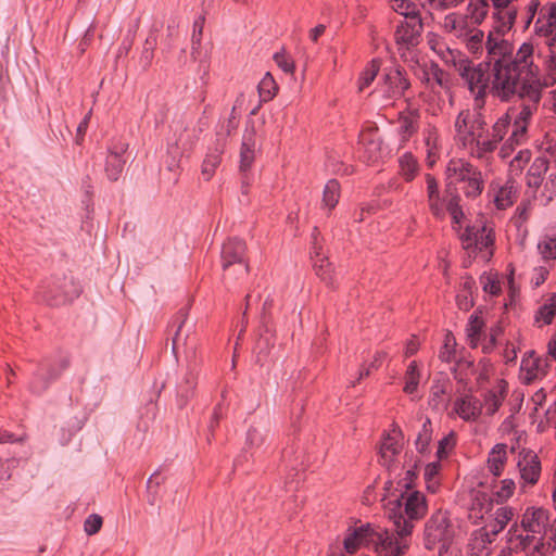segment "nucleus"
<instances>
[{"label":"nucleus","instance_id":"nucleus-9","mask_svg":"<svg viewBox=\"0 0 556 556\" xmlns=\"http://www.w3.org/2000/svg\"><path fill=\"white\" fill-rule=\"evenodd\" d=\"M42 299L51 306H59L72 302L81 293L80 286L73 276L63 275L55 277L47 286L41 288Z\"/></svg>","mask_w":556,"mask_h":556},{"label":"nucleus","instance_id":"nucleus-46","mask_svg":"<svg viewBox=\"0 0 556 556\" xmlns=\"http://www.w3.org/2000/svg\"><path fill=\"white\" fill-rule=\"evenodd\" d=\"M419 378L420 374L417 367V363L413 361L405 372V386H404V392L412 394L414 393L419 384Z\"/></svg>","mask_w":556,"mask_h":556},{"label":"nucleus","instance_id":"nucleus-40","mask_svg":"<svg viewBox=\"0 0 556 556\" xmlns=\"http://www.w3.org/2000/svg\"><path fill=\"white\" fill-rule=\"evenodd\" d=\"M448 381L446 379H434L430 388L429 404L433 408H439L443 405V395L446 392Z\"/></svg>","mask_w":556,"mask_h":556},{"label":"nucleus","instance_id":"nucleus-10","mask_svg":"<svg viewBox=\"0 0 556 556\" xmlns=\"http://www.w3.org/2000/svg\"><path fill=\"white\" fill-rule=\"evenodd\" d=\"M483 108H477L473 104L472 110H463L458 113L455 121V130L463 146L469 148L475 143L477 135L486 126L484 116L481 113Z\"/></svg>","mask_w":556,"mask_h":556},{"label":"nucleus","instance_id":"nucleus-31","mask_svg":"<svg viewBox=\"0 0 556 556\" xmlns=\"http://www.w3.org/2000/svg\"><path fill=\"white\" fill-rule=\"evenodd\" d=\"M493 16L495 18V29L497 33L505 34L513 27L517 16V10L514 7H509L495 11Z\"/></svg>","mask_w":556,"mask_h":556},{"label":"nucleus","instance_id":"nucleus-5","mask_svg":"<svg viewBox=\"0 0 556 556\" xmlns=\"http://www.w3.org/2000/svg\"><path fill=\"white\" fill-rule=\"evenodd\" d=\"M447 179L451 186L463 184L462 190L467 198L479 197L484 188L482 173L478 167L464 160L450 161L446 168Z\"/></svg>","mask_w":556,"mask_h":556},{"label":"nucleus","instance_id":"nucleus-23","mask_svg":"<svg viewBox=\"0 0 556 556\" xmlns=\"http://www.w3.org/2000/svg\"><path fill=\"white\" fill-rule=\"evenodd\" d=\"M507 394V383L505 380L498 382L497 389H492L485 392L483 397V404L486 409V414L494 415L503 404Z\"/></svg>","mask_w":556,"mask_h":556},{"label":"nucleus","instance_id":"nucleus-39","mask_svg":"<svg viewBox=\"0 0 556 556\" xmlns=\"http://www.w3.org/2000/svg\"><path fill=\"white\" fill-rule=\"evenodd\" d=\"M340 198V184L336 179L327 181L323 192V203L329 210H332Z\"/></svg>","mask_w":556,"mask_h":556},{"label":"nucleus","instance_id":"nucleus-62","mask_svg":"<svg viewBox=\"0 0 556 556\" xmlns=\"http://www.w3.org/2000/svg\"><path fill=\"white\" fill-rule=\"evenodd\" d=\"M483 36V31L479 29L471 30L467 42L468 49L473 53L478 52L482 48Z\"/></svg>","mask_w":556,"mask_h":556},{"label":"nucleus","instance_id":"nucleus-57","mask_svg":"<svg viewBox=\"0 0 556 556\" xmlns=\"http://www.w3.org/2000/svg\"><path fill=\"white\" fill-rule=\"evenodd\" d=\"M479 235V227H467L460 236L464 249L471 250L477 243V236Z\"/></svg>","mask_w":556,"mask_h":556},{"label":"nucleus","instance_id":"nucleus-30","mask_svg":"<svg viewBox=\"0 0 556 556\" xmlns=\"http://www.w3.org/2000/svg\"><path fill=\"white\" fill-rule=\"evenodd\" d=\"M506 444H496L490 452L488 465L490 471L495 476H501L506 463Z\"/></svg>","mask_w":556,"mask_h":556},{"label":"nucleus","instance_id":"nucleus-18","mask_svg":"<svg viewBox=\"0 0 556 556\" xmlns=\"http://www.w3.org/2000/svg\"><path fill=\"white\" fill-rule=\"evenodd\" d=\"M255 128L253 123L251 124V127H247L243 137H242V143L240 149V172L242 174L247 173L255 159Z\"/></svg>","mask_w":556,"mask_h":556},{"label":"nucleus","instance_id":"nucleus-36","mask_svg":"<svg viewBox=\"0 0 556 556\" xmlns=\"http://www.w3.org/2000/svg\"><path fill=\"white\" fill-rule=\"evenodd\" d=\"M316 275L329 287H334L333 266L326 256L314 262Z\"/></svg>","mask_w":556,"mask_h":556},{"label":"nucleus","instance_id":"nucleus-3","mask_svg":"<svg viewBox=\"0 0 556 556\" xmlns=\"http://www.w3.org/2000/svg\"><path fill=\"white\" fill-rule=\"evenodd\" d=\"M393 532L367 523L350 532L344 541V549L349 554L355 553L361 545L372 547L380 556H395V544L393 543Z\"/></svg>","mask_w":556,"mask_h":556},{"label":"nucleus","instance_id":"nucleus-13","mask_svg":"<svg viewBox=\"0 0 556 556\" xmlns=\"http://www.w3.org/2000/svg\"><path fill=\"white\" fill-rule=\"evenodd\" d=\"M542 85H529L519 86L516 88L513 98H518L521 101V110L515 117L517 122L529 123L533 113L538 110L539 102L542 97Z\"/></svg>","mask_w":556,"mask_h":556},{"label":"nucleus","instance_id":"nucleus-43","mask_svg":"<svg viewBox=\"0 0 556 556\" xmlns=\"http://www.w3.org/2000/svg\"><path fill=\"white\" fill-rule=\"evenodd\" d=\"M556 314V294L553 293L547 303L543 304L539 307L538 312L535 313V321H543L544 325H549Z\"/></svg>","mask_w":556,"mask_h":556},{"label":"nucleus","instance_id":"nucleus-42","mask_svg":"<svg viewBox=\"0 0 556 556\" xmlns=\"http://www.w3.org/2000/svg\"><path fill=\"white\" fill-rule=\"evenodd\" d=\"M375 136L376 134H363L359 139V144L368 152V161H375L380 155L381 141Z\"/></svg>","mask_w":556,"mask_h":556},{"label":"nucleus","instance_id":"nucleus-41","mask_svg":"<svg viewBox=\"0 0 556 556\" xmlns=\"http://www.w3.org/2000/svg\"><path fill=\"white\" fill-rule=\"evenodd\" d=\"M443 26L446 31L454 34L457 37L467 36L466 21L457 16L455 13L447 14L444 17Z\"/></svg>","mask_w":556,"mask_h":556},{"label":"nucleus","instance_id":"nucleus-28","mask_svg":"<svg viewBox=\"0 0 556 556\" xmlns=\"http://www.w3.org/2000/svg\"><path fill=\"white\" fill-rule=\"evenodd\" d=\"M542 361L534 356L533 351H529L521 359L520 369L525 372V382L532 383L539 376L541 370Z\"/></svg>","mask_w":556,"mask_h":556},{"label":"nucleus","instance_id":"nucleus-29","mask_svg":"<svg viewBox=\"0 0 556 556\" xmlns=\"http://www.w3.org/2000/svg\"><path fill=\"white\" fill-rule=\"evenodd\" d=\"M514 516V511L509 507H501L496 509L494 515V520L483 527L482 529H486L491 535L495 539V536L507 526V523L511 520Z\"/></svg>","mask_w":556,"mask_h":556},{"label":"nucleus","instance_id":"nucleus-48","mask_svg":"<svg viewBox=\"0 0 556 556\" xmlns=\"http://www.w3.org/2000/svg\"><path fill=\"white\" fill-rule=\"evenodd\" d=\"M380 68V61L372 60L368 66L363 71L359 77V91H363L366 87H368L376 78Z\"/></svg>","mask_w":556,"mask_h":556},{"label":"nucleus","instance_id":"nucleus-6","mask_svg":"<svg viewBox=\"0 0 556 556\" xmlns=\"http://www.w3.org/2000/svg\"><path fill=\"white\" fill-rule=\"evenodd\" d=\"M222 268L227 279H241L248 276L250 266L247 257L245 242L232 238L224 242L220 252Z\"/></svg>","mask_w":556,"mask_h":556},{"label":"nucleus","instance_id":"nucleus-44","mask_svg":"<svg viewBox=\"0 0 556 556\" xmlns=\"http://www.w3.org/2000/svg\"><path fill=\"white\" fill-rule=\"evenodd\" d=\"M268 438V430L261 426H251L247 433V445L254 448H260L264 445Z\"/></svg>","mask_w":556,"mask_h":556},{"label":"nucleus","instance_id":"nucleus-11","mask_svg":"<svg viewBox=\"0 0 556 556\" xmlns=\"http://www.w3.org/2000/svg\"><path fill=\"white\" fill-rule=\"evenodd\" d=\"M68 364L70 361L67 357H61L58 362L54 363L48 359L39 363L29 381V391L37 395L42 394L49 389L50 384L55 381L68 367Z\"/></svg>","mask_w":556,"mask_h":556},{"label":"nucleus","instance_id":"nucleus-51","mask_svg":"<svg viewBox=\"0 0 556 556\" xmlns=\"http://www.w3.org/2000/svg\"><path fill=\"white\" fill-rule=\"evenodd\" d=\"M204 22H205V17L203 14L199 15L193 22V31H192V37H191V55L193 58L201 45V37H202Z\"/></svg>","mask_w":556,"mask_h":556},{"label":"nucleus","instance_id":"nucleus-25","mask_svg":"<svg viewBox=\"0 0 556 556\" xmlns=\"http://www.w3.org/2000/svg\"><path fill=\"white\" fill-rule=\"evenodd\" d=\"M549 166V162L544 156H539L532 162L527 173V185L530 188L538 189L543 181L544 175L546 174Z\"/></svg>","mask_w":556,"mask_h":556},{"label":"nucleus","instance_id":"nucleus-56","mask_svg":"<svg viewBox=\"0 0 556 556\" xmlns=\"http://www.w3.org/2000/svg\"><path fill=\"white\" fill-rule=\"evenodd\" d=\"M493 243H494V238H493L491 231H489L486 233L485 226H482L481 228H479V235L477 236V243H475V247L472 248V250L481 251L483 249H488V248L492 247Z\"/></svg>","mask_w":556,"mask_h":556},{"label":"nucleus","instance_id":"nucleus-26","mask_svg":"<svg viewBox=\"0 0 556 556\" xmlns=\"http://www.w3.org/2000/svg\"><path fill=\"white\" fill-rule=\"evenodd\" d=\"M485 327V323L481 316V312H473L468 320L466 326V336L468 339V343L472 349H476L479 345V341L481 336L483 334V329Z\"/></svg>","mask_w":556,"mask_h":556},{"label":"nucleus","instance_id":"nucleus-45","mask_svg":"<svg viewBox=\"0 0 556 556\" xmlns=\"http://www.w3.org/2000/svg\"><path fill=\"white\" fill-rule=\"evenodd\" d=\"M198 130L193 127L191 129L186 128L180 135L176 147L180 146L181 154H186L192 151L195 142L198 141Z\"/></svg>","mask_w":556,"mask_h":556},{"label":"nucleus","instance_id":"nucleus-52","mask_svg":"<svg viewBox=\"0 0 556 556\" xmlns=\"http://www.w3.org/2000/svg\"><path fill=\"white\" fill-rule=\"evenodd\" d=\"M445 193L448 197L446 205L444 204L445 212L455 213L463 211L460 206V197L456 189H452L451 184H446Z\"/></svg>","mask_w":556,"mask_h":556},{"label":"nucleus","instance_id":"nucleus-38","mask_svg":"<svg viewBox=\"0 0 556 556\" xmlns=\"http://www.w3.org/2000/svg\"><path fill=\"white\" fill-rule=\"evenodd\" d=\"M400 169L402 176L405 178L406 181H410L414 179L418 172V162L414 157V155L409 152L404 153L399 159Z\"/></svg>","mask_w":556,"mask_h":556},{"label":"nucleus","instance_id":"nucleus-19","mask_svg":"<svg viewBox=\"0 0 556 556\" xmlns=\"http://www.w3.org/2000/svg\"><path fill=\"white\" fill-rule=\"evenodd\" d=\"M494 540L486 529L476 530L468 544V556H491Z\"/></svg>","mask_w":556,"mask_h":556},{"label":"nucleus","instance_id":"nucleus-54","mask_svg":"<svg viewBox=\"0 0 556 556\" xmlns=\"http://www.w3.org/2000/svg\"><path fill=\"white\" fill-rule=\"evenodd\" d=\"M273 59L278 67H280L285 73L292 74L294 72V61L285 52V50L276 52Z\"/></svg>","mask_w":556,"mask_h":556},{"label":"nucleus","instance_id":"nucleus-50","mask_svg":"<svg viewBox=\"0 0 556 556\" xmlns=\"http://www.w3.org/2000/svg\"><path fill=\"white\" fill-rule=\"evenodd\" d=\"M515 194L513 188L508 186L502 187L494 198V202L497 208L505 210L514 203Z\"/></svg>","mask_w":556,"mask_h":556},{"label":"nucleus","instance_id":"nucleus-24","mask_svg":"<svg viewBox=\"0 0 556 556\" xmlns=\"http://www.w3.org/2000/svg\"><path fill=\"white\" fill-rule=\"evenodd\" d=\"M528 124L525 122L514 121L513 130L509 138L501 148L502 157H507L516 146H520L527 139Z\"/></svg>","mask_w":556,"mask_h":556},{"label":"nucleus","instance_id":"nucleus-35","mask_svg":"<svg viewBox=\"0 0 556 556\" xmlns=\"http://www.w3.org/2000/svg\"><path fill=\"white\" fill-rule=\"evenodd\" d=\"M418 114L416 112H409L406 115L400 116L399 134L403 140L410 138L418 129Z\"/></svg>","mask_w":556,"mask_h":556},{"label":"nucleus","instance_id":"nucleus-37","mask_svg":"<svg viewBox=\"0 0 556 556\" xmlns=\"http://www.w3.org/2000/svg\"><path fill=\"white\" fill-rule=\"evenodd\" d=\"M260 98L263 102L274 99L278 91V86L270 73H266L257 86Z\"/></svg>","mask_w":556,"mask_h":556},{"label":"nucleus","instance_id":"nucleus-2","mask_svg":"<svg viewBox=\"0 0 556 556\" xmlns=\"http://www.w3.org/2000/svg\"><path fill=\"white\" fill-rule=\"evenodd\" d=\"M428 509L426 496L419 491H401L399 496L384 504V513L393 522L395 556H403L409 547L414 522L421 519Z\"/></svg>","mask_w":556,"mask_h":556},{"label":"nucleus","instance_id":"nucleus-63","mask_svg":"<svg viewBox=\"0 0 556 556\" xmlns=\"http://www.w3.org/2000/svg\"><path fill=\"white\" fill-rule=\"evenodd\" d=\"M554 29H555V26L549 25L547 23V21L543 20L542 17H540V16L538 17L535 25H534V30H535L536 35L544 36V37H553V36H555Z\"/></svg>","mask_w":556,"mask_h":556},{"label":"nucleus","instance_id":"nucleus-47","mask_svg":"<svg viewBox=\"0 0 556 556\" xmlns=\"http://www.w3.org/2000/svg\"><path fill=\"white\" fill-rule=\"evenodd\" d=\"M468 11L475 23L480 24L488 15L489 2L488 0H471L468 4Z\"/></svg>","mask_w":556,"mask_h":556},{"label":"nucleus","instance_id":"nucleus-33","mask_svg":"<svg viewBox=\"0 0 556 556\" xmlns=\"http://www.w3.org/2000/svg\"><path fill=\"white\" fill-rule=\"evenodd\" d=\"M197 384V377L193 372H189L184 382L179 383L177 394L179 399H176V404L180 407L185 406L190 397L193 396L194 388Z\"/></svg>","mask_w":556,"mask_h":556},{"label":"nucleus","instance_id":"nucleus-15","mask_svg":"<svg viewBox=\"0 0 556 556\" xmlns=\"http://www.w3.org/2000/svg\"><path fill=\"white\" fill-rule=\"evenodd\" d=\"M128 144L121 142L109 147L105 157L104 172L110 181H117L124 170L126 159L124 156Z\"/></svg>","mask_w":556,"mask_h":556},{"label":"nucleus","instance_id":"nucleus-20","mask_svg":"<svg viewBox=\"0 0 556 556\" xmlns=\"http://www.w3.org/2000/svg\"><path fill=\"white\" fill-rule=\"evenodd\" d=\"M454 409L465 421H475L482 413V403L473 395L467 394L454 403Z\"/></svg>","mask_w":556,"mask_h":556},{"label":"nucleus","instance_id":"nucleus-55","mask_svg":"<svg viewBox=\"0 0 556 556\" xmlns=\"http://www.w3.org/2000/svg\"><path fill=\"white\" fill-rule=\"evenodd\" d=\"M502 333L503 327L501 326L500 323L490 328L489 339L482 344V352L484 354H490L494 350L496 345V339Z\"/></svg>","mask_w":556,"mask_h":556},{"label":"nucleus","instance_id":"nucleus-32","mask_svg":"<svg viewBox=\"0 0 556 556\" xmlns=\"http://www.w3.org/2000/svg\"><path fill=\"white\" fill-rule=\"evenodd\" d=\"M433 427L430 418H425L421 429L415 440L416 450L420 454H425L429 451L430 443L432 441Z\"/></svg>","mask_w":556,"mask_h":556},{"label":"nucleus","instance_id":"nucleus-22","mask_svg":"<svg viewBox=\"0 0 556 556\" xmlns=\"http://www.w3.org/2000/svg\"><path fill=\"white\" fill-rule=\"evenodd\" d=\"M224 153V143L217 141L215 147L210 149L206 153L203 163L201 174L204 180L208 181L215 174L216 168L220 165L222 155Z\"/></svg>","mask_w":556,"mask_h":556},{"label":"nucleus","instance_id":"nucleus-17","mask_svg":"<svg viewBox=\"0 0 556 556\" xmlns=\"http://www.w3.org/2000/svg\"><path fill=\"white\" fill-rule=\"evenodd\" d=\"M428 206L432 215L439 219L445 217L444 199L440 195L439 182L431 174L425 175Z\"/></svg>","mask_w":556,"mask_h":556},{"label":"nucleus","instance_id":"nucleus-21","mask_svg":"<svg viewBox=\"0 0 556 556\" xmlns=\"http://www.w3.org/2000/svg\"><path fill=\"white\" fill-rule=\"evenodd\" d=\"M518 467L522 480L529 484H535L541 475V462L532 451L527 452L519 460Z\"/></svg>","mask_w":556,"mask_h":556},{"label":"nucleus","instance_id":"nucleus-58","mask_svg":"<svg viewBox=\"0 0 556 556\" xmlns=\"http://www.w3.org/2000/svg\"><path fill=\"white\" fill-rule=\"evenodd\" d=\"M538 249L544 260H555L556 258V240L547 239L543 242H540Z\"/></svg>","mask_w":556,"mask_h":556},{"label":"nucleus","instance_id":"nucleus-61","mask_svg":"<svg viewBox=\"0 0 556 556\" xmlns=\"http://www.w3.org/2000/svg\"><path fill=\"white\" fill-rule=\"evenodd\" d=\"M539 16L556 27V2L548 3L539 10Z\"/></svg>","mask_w":556,"mask_h":556},{"label":"nucleus","instance_id":"nucleus-49","mask_svg":"<svg viewBox=\"0 0 556 556\" xmlns=\"http://www.w3.org/2000/svg\"><path fill=\"white\" fill-rule=\"evenodd\" d=\"M391 8L394 12L403 15L405 20L410 18V16H420L416 10V4L410 0H392Z\"/></svg>","mask_w":556,"mask_h":556},{"label":"nucleus","instance_id":"nucleus-59","mask_svg":"<svg viewBox=\"0 0 556 556\" xmlns=\"http://www.w3.org/2000/svg\"><path fill=\"white\" fill-rule=\"evenodd\" d=\"M515 490V482L511 479H505L502 481V486L498 491L495 492L496 500L498 502H504L508 500Z\"/></svg>","mask_w":556,"mask_h":556},{"label":"nucleus","instance_id":"nucleus-53","mask_svg":"<svg viewBox=\"0 0 556 556\" xmlns=\"http://www.w3.org/2000/svg\"><path fill=\"white\" fill-rule=\"evenodd\" d=\"M455 433L454 432H450L447 435H445L444 438H442L439 442H438V450H437V456L439 459H443L445 458L450 451L453 450V447L455 446Z\"/></svg>","mask_w":556,"mask_h":556},{"label":"nucleus","instance_id":"nucleus-27","mask_svg":"<svg viewBox=\"0 0 556 556\" xmlns=\"http://www.w3.org/2000/svg\"><path fill=\"white\" fill-rule=\"evenodd\" d=\"M401 452V444L399 441L390 435L387 434L381 443L380 446V457H381V464L387 469H391L396 455Z\"/></svg>","mask_w":556,"mask_h":556},{"label":"nucleus","instance_id":"nucleus-16","mask_svg":"<svg viewBox=\"0 0 556 556\" xmlns=\"http://www.w3.org/2000/svg\"><path fill=\"white\" fill-rule=\"evenodd\" d=\"M422 33V22L420 16H410L401 22L395 30V39L400 45L417 46Z\"/></svg>","mask_w":556,"mask_h":556},{"label":"nucleus","instance_id":"nucleus-8","mask_svg":"<svg viewBox=\"0 0 556 556\" xmlns=\"http://www.w3.org/2000/svg\"><path fill=\"white\" fill-rule=\"evenodd\" d=\"M509 126L510 117L505 114L494 123L491 130L486 126L483 127L477 135L475 143L469 147L471 154L482 159L485 154L492 153L507 134Z\"/></svg>","mask_w":556,"mask_h":556},{"label":"nucleus","instance_id":"nucleus-7","mask_svg":"<svg viewBox=\"0 0 556 556\" xmlns=\"http://www.w3.org/2000/svg\"><path fill=\"white\" fill-rule=\"evenodd\" d=\"M457 70L473 96V104L477 108H483L489 81L492 77L491 68L486 66L485 62L480 63L478 66H473L469 62H462Z\"/></svg>","mask_w":556,"mask_h":556},{"label":"nucleus","instance_id":"nucleus-4","mask_svg":"<svg viewBox=\"0 0 556 556\" xmlns=\"http://www.w3.org/2000/svg\"><path fill=\"white\" fill-rule=\"evenodd\" d=\"M455 528L446 511L433 513L425 523L424 546L432 551L439 549V555L446 553L454 540Z\"/></svg>","mask_w":556,"mask_h":556},{"label":"nucleus","instance_id":"nucleus-34","mask_svg":"<svg viewBox=\"0 0 556 556\" xmlns=\"http://www.w3.org/2000/svg\"><path fill=\"white\" fill-rule=\"evenodd\" d=\"M523 531H520L518 527L515 525L508 531V541L515 548L528 549L534 543L535 534L528 533L523 534Z\"/></svg>","mask_w":556,"mask_h":556},{"label":"nucleus","instance_id":"nucleus-12","mask_svg":"<svg viewBox=\"0 0 556 556\" xmlns=\"http://www.w3.org/2000/svg\"><path fill=\"white\" fill-rule=\"evenodd\" d=\"M409 86L410 83L401 66L393 65L383 70L380 90L386 99L402 97Z\"/></svg>","mask_w":556,"mask_h":556},{"label":"nucleus","instance_id":"nucleus-64","mask_svg":"<svg viewBox=\"0 0 556 556\" xmlns=\"http://www.w3.org/2000/svg\"><path fill=\"white\" fill-rule=\"evenodd\" d=\"M556 83V55H548L546 62V77L545 86L554 85Z\"/></svg>","mask_w":556,"mask_h":556},{"label":"nucleus","instance_id":"nucleus-14","mask_svg":"<svg viewBox=\"0 0 556 556\" xmlns=\"http://www.w3.org/2000/svg\"><path fill=\"white\" fill-rule=\"evenodd\" d=\"M549 513L542 507H529L522 515V531L532 534H545L549 526Z\"/></svg>","mask_w":556,"mask_h":556},{"label":"nucleus","instance_id":"nucleus-1","mask_svg":"<svg viewBox=\"0 0 556 556\" xmlns=\"http://www.w3.org/2000/svg\"><path fill=\"white\" fill-rule=\"evenodd\" d=\"M485 47V64L492 71V90L501 100L509 101L519 86L542 85L531 43H522L513 56L511 43L490 34Z\"/></svg>","mask_w":556,"mask_h":556},{"label":"nucleus","instance_id":"nucleus-60","mask_svg":"<svg viewBox=\"0 0 556 556\" xmlns=\"http://www.w3.org/2000/svg\"><path fill=\"white\" fill-rule=\"evenodd\" d=\"M102 527V518L99 515H90L84 523L85 532L88 535H93L100 531Z\"/></svg>","mask_w":556,"mask_h":556}]
</instances>
